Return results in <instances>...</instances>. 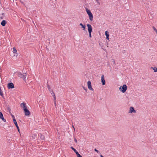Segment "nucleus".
I'll use <instances>...</instances> for the list:
<instances>
[{
	"mask_svg": "<svg viewBox=\"0 0 157 157\" xmlns=\"http://www.w3.org/2000/svg\"><path fill=\"white\" fill-rule=\"evenodd\" d=\"M1 89V87H0V90Z\"/></svg>",
	"mask_w": 157,
	"mask_h": 157,
	"instance_id": "ea45409f",
	"label": "nucleus"
},
{
	"mask_svg": "<svg viewBox=\"0 0 157 157\" xmlns=\"http://www.w3.org/2000/svg\"><path fill=\"white\" fill-rule=\"evenodd\" d=\"M13 123H14L18 131L20 132V129L19 126L18 125L16 121H15V120H14V121H13Z\"/></svg>",
	"mask_w": 157,
	"mask_h": 157,
	"instance_id": "f8f14e48",
	"label": "nucleus"
},
{
	"mask_svg": "<svg viewBox=\"0 0 157 157\" xmlns=\"http://www.w3.org/2000/svg\"><path fill=\"white\" fill-rule=\"evenodd\" d=\"M87 26L88 27V30L89 33L92 32L93 28L91 25L89 24H87Z\"/></svg>",
	"mask_w": 157,
	"mask_h": 157,
	"instance_id": "0eeeda50",
	"label": "nucleus"
},
{
	"mask_svg": "<svg viewBox=\"0 0 157 157\" xmlns=\"http://www.w3.org/2000/svg\"><path fill=\"white\" fill-rule=\"evenodd\" d=\"M91 32L89 33V37H91Z\"/></svg>",
	"mask_w": 157,
	"mask_h": 157,
	"instance_id": "c85d7f7f",
	"label": "nucleus"
},
{
	"mask_svg": "<svg viewBox=\"0 0 157 157\" xmlns=\"http://www.w3.org/2000/svg\"><path fill=\"white\" fill-rule=\"evenodd\" d=\"M0 95L2 97H3V94L1 89L0 90Z\"/></svg>",
	"mask_w": 157,
	"mask_h": 157,
	"instance_id": "aec40b11",
	"label": "nucleus"
},
{
	"mask_svg": "<svg viewBox=\"0 0 157 157\" xmlns=\"http://www.w3.org/2000/svg\"><path fill=\"white\" fill-rule=\"evenodd\" d=\"M77 157H82L78 152L76 153Z\"/></svg>",
	"mask_w": 157,
	"mask_h": 157,
	"instance_id": "6ab92c4d",
	"label": "nucleus"
},
{
	"mask_svg": "<svg viewBox=\"0 0 157 157\" xmlns=\"http://www.w3.org/2000/svg\"><path fill=\"white\" fill-rule=\"evenodd\" d=\"M21 107L23 108V110L27 108L26 103L24 102H23L21 104Z\"/></svg>",
	"mask_w": 157,
	"mask_h": 157,
	"instance_id": "9d476101",
	"label": "nucleus"
},
{
	"mask_svg": "<svg viewBox=\"0 0 157 157\" xmlns=\"http://www.w3.org/2000/svg\"><path fill=\"white\" fill-rule=\"evenodd\" d=\"M94 150L95 151L97 152V153L99 152V151L98 150L96 149V148H95Z\"/></svg>",
	"mask_w": 157,
	"mask_h": 157,
	"instance_id": "cd10ccee",
	"label": "nucleus"
},
{
	"mask_svg": "<svg viewBox=\"0 0 157 157\" xmlns=\"http://www.w3.org/2000/svg\"><path fill=\"white\" fill-rule=\"evenodd\" d=\"M56 1V0H55Z\"/></svg>",
	"mask_w": 157,
	"mask_h": 157,
	"instance_id": "37998d69",
	"label": "nucleus"
},
{
	"mask_svg": "<svg viewBox=\"0 0 157 157\" xmlns=\"http://www.w3.org/2000/svg\"><path fill=\"white\" fill-rule=\"evenodd\" d=\"M74 140L76 143H77V141L75 138L74 139Z\"/></svg>",
	"mask_w": 157,
	"mask_h": 157,
	"instance_id": "c756f323",
	"label": "nucleus"
},
{
	"mask_svg": "<svg viewBox=\"0 0 157 157\" xmlns=\"http://www.w3.org/2000/svg\"><path fill=\"white\" fill-rule=\"evenodd\" d=\"M7 87L9 89H13L14 88V85L12 82L9 83L7 84Z\"/></svg>",
	"mask_w": 157,
	"mask_h": 157,
	"instance_id": "39448f33",
	"label": "nucleus"
},
{
	"mask_svg": "<svg viewBox=\"0 0 157 157\" xmlns=\"http://www.w3.org/2000/svg\"><path fill=\"white\" fill-rule=\"evenodd\" d=\"M109 36H106V39L107 40H109Z\"/></svg>",
	"mask_w": 157,
	"mask_h": 157,
	"instance_id": "2f4dec72",
	"label": "nucleus"
},
{
	"mask_svg": "<svg viewBox=\"0 0 157 157\" xmlns=\"http://www.w3.org/2000/svg\"><path fill=\"white\" fill-rule=\"evenodd\" d=\"M86 11L87 13L89 15L90 20L91 21H92L93 18V16L92 13L90 11L88 10L87 8L86 9Z\"/></svg>",
	"mask_w": 157,
	"mask_h": 157,
	"instance_id": "f257e3e1",
	"label": "nucleus"
},
{
	"mask_svg": "<svg viewBox=\"0 0 157 157\" xmlns=\"http://www.w3.org/2000/svg\"><path fill=\"white\" fill-rule=\"evenodd\" d=\"M129 113H136V111L135 110L134 108L133 107H131L129 111Z\"/></svg>",
	"mask_w": 157,
	"mask_h": 157,
	"instance_id": "1a4fd4ad",
	"label": "nucleus"
},
{
	"mask_svg": "<svg viewBox=\"0 0 157 157\" xmlns=\"http://www.w3.org/2000/svg\"><path fill=\"white\" fill-rule=\"evenodd\" d=\"M54 101V105H55V106H56V100L55 101Z\"/></svg>",
	"mask_w": 157,
	"mask_h": 157,
	"instance_id": "7c9ffc66",
	"label": "nucleus"
},
{
	"mask_svg": "<svg viewBox=\"0 0 157 157\" xmlns=\"http://www.w3.org/2000/svg\"><path fill=\"white\" fill-rule=\"evenodd\" d=\"M79 25L81 26V28L83 29V30L86 31V25H83L82 23H80Z\"/></svg>",
	"mask_w": 157,
	"mask_h": 157,
	"instance_id": "4468645a",
	"label": "nucleus"
},
{
	"mask_svg": "<svg viewBox=\"0 0 157 157\" xmlns=\"http://www.w3.org/2000/svg\"><path fill=\"white\" fill-rule=\"evenodd\" d=\"M25 116H29L30 115V112L27 108L23 110Z\"/></svg>",
	"mask_w": 157,
	"mask_h": 157,
	"instance_id": "20e7f679",
	"label": "nucleus"
},
{
	"mask_svg": "<svg viewBox=\"0 0 157 157\" xmlns=\"http://www.w3.org/2000/svg\"><path fill=\"white\" fill-rule=\"evenodd\" d=\"M100 157H104L102 155H100Z\"/></svg>",
	"mask_w": 157,
	"mask_h": 157,
	"instance_id": "f704fd0d",
	"label": "nucleus"
},
{
	"mask_svg": "<svg viewBox=\"0 0 157 157\" xmlns=\"http://www.w3.org/2000/svg\"><path fill=\"white\" fill-rule=\"evenodd\" d=\"M152 28L153 30L155 31L156 32V33L157 34V30L155 29V28L154 26L152 27Z\"/></svg>",
	"mask_w": 157,
	"mask_h": 157,
	"instance_id": "b1692460",
	"label": "nucleus"
},
{
	"mask_svg": "<svg viewBox=\"0 0 157 157\" xmlns=\"http://www.w3.org/2000/svg\"><path fill=\"white\" fill-rule=\"evenodd\" d=\"M0 18H1V19H3V17H0Z\"/></svg>",
	"mask_w": 157,
	"mask_h": 157,
	"instance_id": "72a5a7b5",
	"label": "nucleus"
},
{
	"mask_svg": "<svg viewBox=\"0 0 157 157\" xmlns=\"http://www.w3.org/2000/svg\"><path fill=\"white\" fill-rule=\"evenodd\" d=\"M47 87L50 92H52L53 93V90L51 88L50 86L48 84L47 85Z\"/></svg>",
	"mask_w": 157,
	"mask_h": 157,
	"instance_id": "2eb2a0df",
	"label": "nucleus"
},
{
	"mask_svg": "<svg viewBox=\"0 0 157 157\" xmlns=\"http://www.w3.org/2000/svg\"><path fill=\"white\" fill-rule=\"evenodd\" d=\"M105 35L106 36V37L107 36H109V32L107 31H106L105 32Z\"/></svg>",
	"mask_w": 157,
	"mask_h": 157,
	"instance_id": "a211bd4d",
	"label": "nucleus"
},
{
	"mask_svg": "<svg viewBox=\"0 0 157 157\" xmlns=\"http://www.w3.org/2000/svg\"><path fill=\"white\" fill-rule=\"evenodd\" d=\"M73 128H74V129H75V128H74V127H73Z\"/></svg>",
	"mask_w": 157,
	"mask_h": 157,
	"instance_id": "a19ab883",
	"label": "nucleus"
},
{
	"mask_svg": "<svg viewBox=\"0 0 157 157\" xmlns=\"http://www.w3.org/2000/svg\"><path fill=\"white\" fill-rule=\"evenodd\" d=\"M71 149L73 150L74 151V152L76 153H77L78 152L77 151L75 148H74L73 147H71Z\"/></svg>",
	"mask_w": 157,
	"mask_h": 157,
	"instance_id": "f3484780",
	"label": "nucleus"
},
{
	"mask_svg": "<svg viewBox=\"0 0 157 157\" xmlns=\"http://www.w3.org/2000/svg\"><path fill=\"white\" fill-rule=\"evenodd\" d=\"M13 48V52L14 53H16L17 52V51L15 48Z\"/></svg>",
	"mask_w": 157,
	"mask_h": 157,
	"instance_id": "412c9836",
	"label": "nucleus"
},
{
	"mask_svg": "<svg viewBox=\"0 0 157 157\" xmlns=\"http://www.w3.org/2000/svg\"><path fill=\"white\" fill-rule=\"evenodd\" d=\"M83 88L86 91V92L87 91V88L84 87V86H82Z\"/></svg>",
	"mask_w": 157,
	"mask_h": 157,
	"instance_id": "bb28decb",
	"label": "nucleus"
},
{
	"mask_svg": "<svg viewBox=\"0 0 157 157\" xmlns=\"http://www.w3.org/2000/svg\"><path fill=\"white\" fill-rule=\"evenodd\" d=\"M4 13H2V15H4Z\"/></svg>",
	"mask_w": 157,
	"mask_h": 157,
	"instance_id": "4c0bfd02",
	"label": "nucleus"
},
{
	"mask_svg": "<svg viewBox=\"0 0 157 157\" xmlns=\"http://www.w3.org/2000/svg\"><path fill=\"white\" fill-rule=\"evenodd\" d=\"M6 21L5 20H3L1 22V24L2 26H4L6 24Z\"/></svg>",
	"mask_w": 157,
	"mask_h": 157,
	"instance_id": "ddd939ff",
	"label": "nucleus"
},
{
	"mask_svg": "<svg viewBox=\"0 0 157 157\" xmlns=\"http://www.w3.org/2000/svg\"><path fill=\"white\" fill-rule=\"evenodd\" d=\"M73 128H74V129H75V128H74V127H73Z\"/></svg>",
	"mask_w": 157,
	"mask_h": 157,
	"instance_id": "79ce46f5",
	"label": "nucleus"
},
{
	"mask_svg": "<svg viewBox=\"0 0 157 157\" xmlns=\"http://www.w3.org/2000/svg\"><path fill=\"white\" fill-rule=\"evenodd\" d=\"M17 75L19 77L22 78L25 81H26L25 79L26 76V73L25 74V75H23L21 72H18Z\"/></svg>",
	"mask_w": 157,
	"mask_h": 157,
	"instance_id": "7ed1b4c3",
	"label": "nucleus"
},
{
	"mask_svg": "<svg viewBox=\"0 0 157 157\" xmlns=\"http://www.w3.org/2000/svg\"><path fill=\"white\" fill-rule=\"evenodd\" d=\"M127 89V86L125 84H124L122 86L120 87L119 90L123 93L125 92Z\"/></svg>",
	"mask_w": 157,
	"mask_h": 157,
	"instance_id": "f03ea898",
	"label": "nucleus"
},
{
	"mask_svg": "<svg viewBox=\"0 0 157 157\" xmlns=\"http://www.w3.org/2000/svg\"><path fill=\"white\" fill-rule=\"evenodd\" d=\"M52 96L54 98V101H55L56 100V98L55 94H53L52 95Z\"/></svg>",
	"mask_w": 157,
	"mask_h": 157,
	"instance_id": "a878e982",
	"label": "nucleus"
},
{
	"mask_svg": "<svg viewBox=\"0 0 157 157\" xmlns=\"http://www.w3.org/2000/svg\"><path fill=\"white\" fill-rule=\"evenodd\" d=\"M40 138L41 139V140H44L45 139V137L44 135H43L41 134H40Z\"/></svg>",
	"mask_w": 157,
	"mask_h": 157,
	"instance_id": "dca6fc26",
	"label": "nucleus"
},
{
	"mask_svg": "<svg viewBox=\"0 0 157 157\" xmlns=\"http://www.w3.org/2000/svg\"><path fill=\"white\" fill-rule=\"evenodd\" d=\"M96 1H98V0H95Z\"/></svg>",
	"mask_w": 157,
	"mask_h": 157,
	"instance_id": "58836bf2",
	"label": "nucleus"
},
{
	"mask_svg": "<svg viewBox=\"0 0 157 157\" xmlns=\"http://www.w3.org/2000/svg\"><path fill=\"white\" fill-rule=\"evenodd\" d=\"M87 85L88 89L92 91L94 90L92 88L91 86V83L90 81H89L87 82Z\"/></svg>",
	"mask_w": 157,
	"mask_h": 157,
	"instance_id": "423d86ee",
	"label": "nucleus"
},
{
	"mask_svg": "<svg viewBox=\"0 0 157 157\" xmlns=\"http://www.w3.org/2000/svg\"><path fill=\"white\" fill-rule=\"evenodd\" d=\"M153 70H154V72H157V68L156 67H154L153 68Z\"/></svg>",
	"mask_w": 157,
	"mask_h": 157,
	"instance_id": "5701e85b",
	"label": "nucleus"
},
{
	"mask_svg": "<svg viewBox=\"0 0 157 157\" xmlns=\"http://www.w3.org/2000/svg\"><path fill=\"white\" fill-rule=\"evenodd\" d=\"M101 82L102 83V85H104L105 84V81L104 78V75H102L101 76Z\"/></svg>",
	"mask_w": 157,
	"mask_h": 157,
	"instance_id": "6e6552de",
	"label": "nucleus"
},
{
	"mask_svg": "<svg viewBox=\"0 0 157 157\" xmlns=\"http://www.w3.org/2000/svg\"><path fill=\"white\" fill-rule=\"evenodd\" d=\"M0 118L4 122H6V120L5 119L3 116V115L1 112H0Z\"/></svg>",
	"mask_w": 157,
	"mask_h": 157,
	"instance_id": "9b49d317",
	"label": "nucleus"
},
{
	"mask_svg": "<svg viewBox=\"0 0 157 157\" xmlns=\"http://www.w3.org/2000/svg\"><path fill=\"white\" fill-rule=\"evenodd\" d=\"M7 109L9 111H11V109H10V108L9 106V105H7Z\"/></svg>",
	"mask_w": 157,
	"mask_h": 157,
	"instance_id": "393cba45",
	"label": "nucleus"
},
{
	"mask_svg": "<svg viewBox=\"0 0 157 157\" xmlns=\"http://www.w3.org/2000/svg\"><path fill=\"white\" fill-rule=\"evenodd\" d=\"M9 113H10V114H11V112H10V111H9Z\"/></svg>",
	"mask_w": 157,
	"mask_h": 157,
	"instance_id": "c9c22d12",
	"label": "nucleus"
},
{
	"mask_svg": "<svg viewBox=\"0 0 157 157\" xmlns=\"http://www.w3.org/2000/svg\"><path fill=\"white\" fill-rule=\"evenodd\" d=\"M21 3H23V2H21Z\"/></svg>",
	"mask_w": 157,
	"mask_h": 157,
	"instance_id": "e433bc0d",
	"label": "nucleus"
},
{
	"mask_svg": "<svg viewBox=\"0 0 157 157\" xmlns=\"http://www.w3.org/2000/svg\"><path fill=\"white\" fill-rule=\"evenodd\" d=\"M11 116L13 118V121H14V120H15V121H16V120L15 119V117L14 116L13 114H12V113H11Z\"/></svg>",
	"mask_w": 157,
	"mask_h": 157,
	"instance_id": "4be33fe9",
	"label": "nucleus"
},
{
	"mask_svg": "<svg viewBox=\"0 0 157 157\" xmlns=\"http://www.w3.org/2000/svg\"><path fill=\"white\" fill-rule=\"evenodd\" d=\"M50 93H51V94H52V95H53V94H54V92L53 91V92H50Z\"/></svg>",
	"mask_w": 157,
	"mask_h": 157,
	"instance_id": "473e14b6",
	"label": "nucleus"
}]
</instances>
